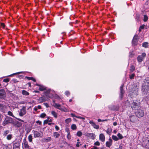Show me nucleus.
Returning a JSON list of instances; mask_svg holds the SVG:
<instances>
[{"mask_svg":"<svg viewBox=\"0 0 149 149\" xmlns=\"http://www.w3.org/2000/svg\"><path fill=\"white\" fill-rule=\"evenodd\" d=\"M13 122V121L11 118L8 116H6L3 123L2 125L3 126H5L9 123H12Z\"/></svg>","mask_w":149,"mask_h":149,"instance_id":"obj_1","label":"nucleus"},{"mask_svg":"<svg viewBox=\"0 0 149 149\" xmlns=\"http://www.w3.org/2000/svg\"><path fill=\"white\" fill-rule=\"evenodd\" d=\"M142 92L144 95H146L149 93V87L148 85H143L141 88Z\"/></svg>","mask_w":149,"mask_h":149,"instance_id":"obj_2","label":"nucleus"},{"mask_svg":"<svg viewBox=\"0 0 149 149\" xmlns=\"http://www.w3.org/2000/svg\"><path fill=\"white\" fill-rule=\"evenodd\" d=\"M53 106L54 107L62 111L67 112L68 111V109L64 107H61V105L59 104L54 103V104L53 105Z\"/></svg>","mask_w":149,"mask_h":149,"instance_id":"obj_3","label":"nucleus"},{"mask_svg":"<svg viewBox=\"0 0 149 149\" xmlns=\"http://www.w3.org/2000/svg\"><path fill=\"white\" fill-rule=\"evenodd\" d=\"M6 97V93L3 89H0V99L2 100L5 99Z\"/></svg>","mask_w":149,"mask_h":149,"instance_id":"obj_4","label":"nucleus"},{"mask_svg":"<svg viewBox=\"0 0 149 149\" xmlns=\"http://www.w3.org/2000/svg\"><path fill=\"white\" fill-rule=\"evenodd\" d=\"M135 114L138 118H140L143 116L144 113L142 110L139 109L135 112Z\"/></svg>","mask_w":149,"mask_h":149,"instance_id":"obj_5","label":"nucleus"},{"mask_svg":"<svg viewBox=\"0 0 149 149\" xmlns=\"http://www.w3.org/2000/svg\"><path fill=\"white\" fill-rule=\"evenodd\" d=\"M22 145L23 148H24L25 149H29L30 147L25 139L23 140Z\"/></svg>","mask_w":149,"mask_h":149,"instance_id":"obj_6","label":"nucleus"},{"mask_svg":"<svg viewBox=\"0 0 149 149\" xmlns=\"http://www.w3.org/2000/svg\"><path fill=\"white\" fill-rule=\"evenodd\" d=\"M124 86V85H122L120 87V98L121 100H122L124 96V95L125 93V92L124 90L123 89V87Z\"/></svg>","mask_w":149,"mask_h":149,"instance_id":"obj_7","label":"nucleus"},{"mask_svg":"<svg viewBox=\"0 0 149 149\" xmlns=\"http://www.w3.org/2000/svg\"><path fill=\"white\" fill-rule=\"evenodd\" d=\"M26 108L25 107H23L22 108L20 109L19 115L21 116H22L26 113Z\"/></svg>","mask_w":149,"mask_h":149,"instance_id":"obj_8","label":"nucleus"},{"mask_svg":"<svg viewBox=\"0 0 149 149\" xmlns=\"http://www.w3.org/2000/svg\"><path fill=\"white\" fill-rule=\"evenodd\" d=\"M13 146V149H19L20 143L19 141H15Z\"/></svg>","mask_w":149,"mask_h":149,"instance_id":"obj_9","label":"nucleus"},{"mask_svg":"<svg viewBox=\"0 0 149 149\" xmlns=\"http://www.w3.org/2000/svg\"><path fill=\"white\" fill-rule=\"evenodd\" d=\"M49 98H47L44 95L39 98L38 100L39 103H41L44 102H45L48 100Z\"/></svg>","mask_w":149,"mask_h":149,"instance_id":"obj_10","label":"nucleus"},{"mask_svg":"<svg viewBox=\"0 0 149 149\" xmlns=\"http://www.w3.org/2000/svg\"><path fill=\"white\" fill-rule=\"evenodd\" d=\"M131 106L133 109H136L139 107V104L133 102L131 104Z\"/></svg>","mask_w":149,"mask_h":149,"instance_id":"obj_11","label":"nucleus"},{"mask_svg":"<svg viewBox=\"0 0 149 149\" xmlns=\"http://www.w3.org/2000/svg\"><path fill=\"white\" fill-rule=\"evenodd\" d=\"M138 36L137 35H135L132 40V43L133 45H136L138 41Z\"/></svg>","mask_w":149,"mask_h":149,"instance_id":"obj_12","label":"nucleus"},{"mask_svg":"<svg viewBox=\"0 0 149 149\" xmlns=\"http://www.w3.org/2000/svg\"><path fill=\"white\" fill-rule=\"evenodd\" d=\"M52 90L50 89H49L44 92V95L47 98H50L51 97H52V96H50L49 95V93Z\"/></svg>","mask_w":149,"mask_h":149,"instance_id":"obj_13","label":"nucleus"},{"mask_svg":"<svg viewBox=\"0 0 149 149\" xmlns=\"http://www.w3.org/2000/svg\"><path fill=\"white\" fill-rule=\"evenodd\" d=\"M85 135L88 137H91L93 139H94L95 138V134L93 133H86L85 134Z\"/></svg>","mask_w":149,"mask_h":149,"instance_id":"obj_14","label":"nucleus"},{"mask_svg":"<svg viewBox=\"0 0 149 149\" xmlns=\"http://www.w3.org/2000/svg\"><path fill=\"white\" fill-rule=\"evenodd\" d=\"M6 107L5 105L0 103V111L3 113H5V109Z\"/></svg>","mask_w":149,"mask_h":149,"instance_id":"obj_15","label":"nucleus"},{"mask_svg":"<svg viewBox=\"0 0 149 149\" xmlns=\"http://www.w3.org/2000/svg\"><path fill=\"white\" fill-rule=\"evenodd\" d=\"M112 140L111 139L109 138V141L106 142V145L107 147H110L112 145Z\"/></svg>","mask_w":149,"mask_h":149,"instance_id":"obj_16","label":"nucleus"},{"mask_svg":"<svg viewBox=\"0 0 149 149\" xmlns=\"http://www.w3.org/2000/svg\"><path fill=\"white\" fill-rule=\"evenodd\" d=\"M34 134V138H36L39 137L40 136V134L39 132L37 131L33 130L32 131Z\"/></svg>","mask_w":149,"mask_h":149,"instance_id":"obj_17","label":"nucleus"},{"mask_svg":"<svg viewBox=\"0 0 149 149\" xmlns=\"http://www.w3.org/2000/svg\"><path fill=\"white\" fill-rule=\"evenodd\" d=\"M99 139L102 142H104L105 141V137L103 134H100Z\"/></svg>","mask_w":149,"mask_h":149,"instance_id":"obj_18","label":"nucleus"},{"mask_svg":"<svg viewBox=\"0 0 149 149\" xmlns=\"http://www.w3.org/2000/svg\"><path fill=\"white\" fill-rule=\"evenodd\" d=\"M138 91V88H137V86H134L132 89V93H134L135 95H137Z\"/></svg>","mask_w":149,"mask_h":149,"instance_id":"obj_19","label":"nucleus"},{"mask_svg":"<svg viewBox=\"0 0 149 149\" xmlns=\"http://www.w3.org/2000/svg\"><path fill=\"white\" fill-rule=\"evenodd\" d=\"M51 140V137H49L44 138L43 139V141L45 142H47L50 141Z\"/></svg>","mask_w":149,"mask_h":149,"instance_id":"obj_20","label":"nucleus"},{"mask_svg":"<svg viewBox=\"0 0 149 149\" xmlns=\"http://www.w3.org/2000/svg\"><path fill=\"white\" fill-rule=\"evenodd\" d=\"M148 43L147 42H145L142 44V47L146 48H148Z\"/></svg>","mask_w":149,"mask_h":149,"instance_id":"obj_21","label":"nucleus"},{"mask_svg":"<svg viewBox=\"0 0 149 149\" xmlns=\"http://www.w3.org/2000/svg\"><path fill=\"white\" fill-rule=\"evenodd\" d=\"M53 135L56 138H58L60 136V134H59L57 132H54Z\"/></svg>","mask_w":149,"mask_h":149,"instance_id":"obj_22","label":"nucleus"},{"mask_svg":"<svg viewBox=\"0 0 149 149\" xmlns=\"http://www.w3.org/2000/svg\"><path fill=\"white\" fill-rule=\"evenodd\" d=\"M143 59L144 58H143L140 55L137 58V60L139 62H141L143 60Z\"/></svg>","mask_w":149,"mask_h":149,"instance_id":"obj_23","label":"nucleus"},{"mask_svg":"<svg viewBox=\"0 0 149 149\" xmlns=\"http://www.w3.org/2000/svg\"><path fill=\"white\" fill-rule=\"evenodd\" d=\"M39 89L41 91H42L46 89V87L43 86L41 85L39 87Z\"/></svg>","mask_w":149,"mask_h":149,"instance_id":"obj_24","label":"nucleus"},{"mask_svg":"<svg viewBox=\"0 0 149 149\" xmlns=\"http://www.w3.org/2000/svg\"><path fill=\"white\" fill-rule=\"evenodd\" d=\"M22 93L23 95H28L29 94V92L25 90H23L22 91Z\"/></svg>","mask_w":149,"mask_h":149,"instance_id":"obj_25","label":"nucleus"},{"mask_svg":"<svg viewBox=\"0 0 149 149\" xmlns=\"http://www.w3.org/2000/svg\"><path fill=\"white\" fill-rule=\"evenodd\" d=\"M51 114L55 118H57V113L54 111H52L51 112Z\"/></svg>","mask_w":149,"mask_h":149,"instance_id":"obj_26","label":"nucleus"},{"mask_svg":"<svg viewBox=\"0 0 149 149\" xmlns=\"http://www.w3.org/2000/svg\"><path fill=\"white\" fill-rule=\"evenodd\" d=\"M77 128V127L75 124H72L71 126V128L73 130H76Z\"/></svg>","mask_w":149,"mask_h":149,"instance_id":"obj_27","label":"nucleus"},{"mask_svg":"<svg viewBox=\"0 0 149 149\" xmlns=\"http://www.w3.org/2000/svg\"><path fill=\"white\" fill-rule=\"evenodd\" d=\"M32 136L30 134L29 135V136H28V139L29 141L31 142L32 141Z\"/></svg>","mask_w":149,"mask_h":149,"instance_id":"obj_28","label":"nucleus"},{"mask_svg":"<svg viewBox=\"0 0 149 149\" xmlns=\"http://www.w3.org/2000/svg\"><path fill=\"white\" fill-rule=\"evenodd\" d=\"M148 19V16L146 15H143V21L144 22H146Z\"/></svg>","mask_w":149,"mask_h":149,"instance_id":"obj_29","label":"nucleus"},{"mask_svg":"<svg viewBox=\"0 0 149 149\" xmlns=\"http://www.w3.org/2000/svg\"><path fill=\"white\" fill-rule=\"evenodd\" d=\"M112 138L115 141H117L119 140V138L115 135H113L112 136Z\"/></svg>","mask_w":149,"mask_h":149,"instance_id":"obj_30","label":"nucleus"},{"mask_svg":"<svg viewBox=\"0 0 149 149\" xmlns=\"http://www.w3.org/2000/svg\"><path fill=\"white\" fill-rule=\"evenodd\" d=\"M77 136L80 137L82 135V132L80 131H78L77 133Z\"/></svg>","mask_w":149,"mask_h":149,"instance_id":"obj_31","label":"nucleus"},{"mask_svg":"<svg viewBox=\"0 0 149 149\" xmlns=\"http://www.w3.org/2000/svg\"><path fill=\"white\" fill-rule=\"evenodd\" d=\"M135 117L134 116H132L130 117V121L132 122H134L135 121V120H133V119L135 118Z\"/></svg>","mask_w":149,"mask_h":149,"instance_id":"obj_32","label":"nucleus"},{"mask_svg":"<svg viewBox=\"0 0 149 149\" xmlns=\"http://www.w3.org/2000/svg\"><path fill=\"white\" fill-rule=\"evenodd\" d=\"M135 70V68L134 66L133 65H131L130 67V71L132 72H133Z\"/></svg>","mask_w":149,"mask_h":149,"instance_id":"obj_33","label":"nucleus"},{"mask_svg":"<svg viewBox=\"0 0 149 149\" xmlns=\"http://www.w3.org/2000/svg\"><path fill=\"white\" fill-rule=\"evenodd\" d=\"M89 123L93 127L96 124H95V123L93 121H90L89 122Z\"/></svg>","mask_w":149,"mask_h":149,"instance_id":"obj_34","label":"nucleus"},{"mask_svg":"<svg viewBox=\"0 0 149 149\" xmlns=\"http://www.w3.org/2000/svg\"><path fill=\"white\" fill-rule=\"evenodd\" d=\"M8 115L11 116L13 117H15V116L13 114L12 112L8 111Z\"/></svg>","mask_w":149,"mask_h":149,"instance_id":"obj_35","label":"nucleus"},{"mask_svg":"<svg viewBox=\"0 0 149 149\" xmlns=\"http://www.w3.org/2000/svg\"><path fill=\"white\" fill-rule=\"evenodd\" d=\"M135 74H132L131 75H129L130 79H133L134 78V77L135 76Z\"/></svg>","mask_w":149,"mask_h":149,"instance_id":"obj_36","label":"nucleus"},{"mask_svg":"<svg viewBox=\"0 0 149 149\" xmlns=\"http://www.w3.org/2000/svg\"><path fill=\"white\" fill-rule=\"evenodd\" d=\"M117 136H118V138L120 139H122L123 138L122 135L120 133H118L117 134Z\"/></svg>","mask_w":149,"mask_h":149,"instance_id":"obj_37","label":"nucleus"},{"mask_svg":"<svg viewBox=\"0 0 149 149\" xmlns=\"http://www.w3.org/2000/svg\"><path fill=\"white\" fill-rule=\"evenodd\" d=\"M71 119L70 118H68L65 120V123H68L71 122Z\"/></svg>","mask_w":149,"mask_h":149,"instance_id":"obj_38","label":"nucleus"},{"mask_svg":"<svg viewBox=\"0 0 149 149\" xmlns=\"http://www.w3.org/2000/svg\"><path fill=\"white\" fill-rule=\"evenodd\" d=\"M12 135L11 134H9L7 136V139L8 140H10L12 138Z\"/></svg>","mask_w":149,"mask_h":149,"instance_id":"obj_39","label":"nucleus"},{"mask_svg":"<svg viewBox=\"0 0 149 149\" xmlns=\"http://www.w3.org/2000/svg\"><path fill=\"white\" fill-rule=\"evenodd\" d=\"M46 116V114L45 113H41L40 117L42 118H44Z\"/></svg>","mask_w":149,"mask_h":149,"instance_id":"obj_40","label":"nucleus"},{"mask_svg":"<svg viewBox=\"0 0 149 149\" xmlns=\"http://www.w3.org/2000/svg\"><path fill=\"white\" fill-rule=\"evenodd\" d=\"M9 133V131L8 130L6 131H5L4 132L3 135L4 136H6V135L8 134Z\"/></svg>","mask_w":149,"mask_h":149,"instance_id":"obj_41","label":"nucleus"},{"mask_svg":"<svg viewBox=\"0 0 149 149\" xmlns=\"http://www.w3.org/2000/svg\"><path fill=\"white\" fill-rule=\"evenodd\" d=\"M94 145L95 146H99L100 145V143L99 141H97L94 143Z\"/></svg>","mask_w":149,"mask_h":149,"instance_id":"obj_42","label":"nucleus"},{"mask_svg":"<svg viewBox=\"0 0 149 149\" xmlns=\"http://www.w3.org/2000/svg\"><path fill=\"white\" fill-rule=\"evenodd\" d=\"M65 95L68 96L70 95V93L69 91H66L65 92Z\"/></svg>","mask_w":149,"mask_h":149,"instance_id":"obj_43","label":"nucleus"},{"mask_svg":"<svg viewBox=\"0 0 149 149\" xmlns=\"http://www.w3.org/2000/svg\"><path fill=\"white\" fill-rule=\"evenodd\" d=\"M67 139L69 140L70 139H71V136L70 133L68 134L67 135Z\"/></svg>","mask_w":149,"mask_h":149,"instance_id":"obj_44","label":"nucleus"},{"mask_svg":"<svg viewBox=\"0 0 149 149\" xmlns=\"http://www.w3.org/2000/svg\"><path fill=\"white\" fill-rule=\"evenodd\" d=\"M140 56L141 57H142L143 58H144V57L146 56V54L145 53H142V54Z\"/></svg>","mask_w":149,"mask_h":149,"instance_id":"obj_45","label":"nucleus"},{"mask_svg":"<svg viewBox=\"0 0 149 149\" xmlns=\"http://www.w3.org/2000/svg\"><path fill=\"white\" fill-rule=\"evenodd\" d=\"M9 80L8 79H5L3 80V81L7 83L9 81Z\"/></svg>","mask_w":149,"mask_h":149,"instance_id":"obj_46","label":"nucleus"},{"mask_svg":"<svg viewBox=\"0 0 149 149\" xmlns=\"http://www.w3.org/2000/svg\"><path fill=\"white\" fill-rule=\"evenodd\" d=\"M107 121V120H101L100 119H98L97 120V121L98 122H104V121Z\"/></svg>","mask_w":149,"mask_h":149,"instance_id":"obj_47","label":"nucleus"},{"mask_svg":"<svg viewBox=\"0 0 149 149\" xmlns=\"http://www.w3.org/2000/svg\"><path fill=\"white\" fill-rule=\"evenodd\" d=\"M93 128L95 129H98L99 128V126L98 125L95 124L94 126L93 127Z\"/></svg>","mask_w":149,"mask_h":149,"instance_id":"obj_48","label":"nucleus"},{"mask_svg":"<svg viewBox=\"0 0 149 149\" xmlns=\"http://www.w3.org/2000/svg\"><path fill=\"white\" fill-rule=\"evenodd\" d=\"M49 117H48V119L47 120H45L44 121V124L47 123L48 122V119H49Z\"/></svg>","mask_w":149,"mask_h":149,"instance_id":"obj_49","label":"nucleus"},{"mask_svg":"<svg viewBox=\"0 0 149 149\" xmlns=\"http://www.w3.org/2000/svg\"><path fill=\"white\" fill-rule=\"evenodd\" d=\"M76 118H79V119H82V120H84L85 119L84 118V117H81V116H78L77 117H76Z\"/></svg>","mask_w":149,"mask_h":149,"instance_id":"obj_50","label":"nucleus"},{"mask_svg":"<svg viewBox=\"0 0 149 149\" xmlns=\"http://www.w3.org/2000/svg\"><path fill=\"white\" fill-rule=\"evenodd\" d=\"M43 104L44 105L46 106V107L47 108H48L49 107V106L48 104L47 103H45Z\"/></svg>","mask_w":149,"mask_h":149,"instance_id":"obj_51","label":"nucleus"},{"mask_svg":"<svg viewBox=\"0 0 149 149\" xmlns=\"http://www.w3.org/2000/svg\"><path fill=\"white\" fill-rule=\"evenodd\" d=\"M148 139L145 142L146 143L149 144V138H148Z\"/></svg>","mask_w":149,"mask_h":149,"instance_id":"obj_52","label":"nucleus"},{"mask_svg":"<svg viewBox=\"0 0 149 149\" xmlns=\"http://www.w3.org/2000/svg\"><path fill=\"white\" fill-rule=\"evenodd\" d=\"M145 27V25L143 24L141 26H140V28L141 29H143L144 28V27Z\"/></svg>","mask_w":149,"mask_h":149,"instance_id":"obj_53","label":"nucleus"},{"mask_svg":"<svg viewBox=\"0 0 149 149\" xmlns=\"http://www.w3.org/2000/svg\"><path fill=\"white\" fill-rule=\"evenodd\" d=\"M36 123H38L39 125H41L42 124V122L41 121H39V120H37L36 121Z\"/></svg>","mask_w":149,"mask_h":149,"instance_id":"obj_54","label":"nucleus"},{"mask_svg":"<svg viewBox=\"0 0 149 149\" xmlns=\"http://www.w3.org/2000/svg\"><path fill=\"white\" fill-rule=\"evenodd\" d=\"M65 131L68 133V134L70 133V131L69 129H65Z\"/></svg>","mask_w":149,"mask_h":149,"instance_id":"obj_55","label":"nucleus"},{"mask_svg":"<svg viewBox=\"0 0 149 149\" xmlns=\"http://www.w3.org/2000/svg\"><path fill=\"white\" fill-rule=\"evenodd\" d=\"M55 128L56 129V130H57V131H58V130H59V127L57 125H56L55 126Z\"/></svg>","mask_w":149,"mask_h":149,"instance_id":"obj_56","label":"nucleus"},{"mask_svg":"<svg viewBox=\"0 0 149 149\" xmlns=\"http://www.w3.org/2000/svg\"><path fill=\"white\" fill-rule=\"evenodd\" d=\"M1 26L2 27H3V28H4L5 26V24L4 23H1Z\"/></svg>","mask_w":149,"mask_h":149,"instance_id":"obj_57","label":"nucleus"},{"mask_svg":"<svg viewBox=\"0 0 149 149\" xmlns=\"http://www.w3.org/2000/svg\"><path fill=\"white\" fill-rule=\"evenodd\" d=\"M79 143H80L79 142H77V143L76 145V146H77V147H78L79 146H80Z\"/></svg>","mask_w":149,"mask_h":149,"instance_id":"obj_58","label":"nucleus"},{"mask_svg":"<svg viewBox=\"0 0 149 149\" xmlns=\"http://www.w3.org/2000/svg\"><path fill=\"white\" fill-rule=\"evenodd\" d=\"M25 77L26 78L29 80H31L32 79V77Z\"/></svg>","mask_w":149,"mask_h":149,"instance_id":"obj_59","label":"nucleus"},{"mask_svg":"<svg viewBox=\"0 0 149 149\" xmlns=\"http://www.w3.org/2000/svg\"><path fill=\"white\" fill-rule=\"evenodd\" d=\"M71 115L73 117H77L73 113H71Z\"/></svg>","mask_w":149,"mask_h":149,"instance_id":"obj_60","label":"nucleus"},{"mask_svg":"<svg viewBox=\"0 0 149 149\" xmlns=\"http://www.w3.org/2000/svg\"><path fill=\"white\" fill-rule=\"evenodd\" d=\"M146 131L147 133H149V127L147 128L146 130Z\"/></svg>","mask_w":149,"mask_h":149,"instance_id":"obj_61","label":"nucleus"},{"mask_svg":"<svg viewBox=\"0 0 149 149\" xmlns=\"http://www.w3.org/2000/svg\"><path fill=\"white\" fill-rule=\"evenodd\" d=\"M34 110L35 111H36L38 110V108L37 107H35L34 108Z\"/></svg>","mask_w":149,"mask_h":149,"instance_id":"obj_62","label":"nucleus"},{"mask_svg":"<svg viewBox=\"0 0 149 149\" xmlns=\"http://www.w3.org/2000/svg\"><path fill=\"white\" fill-rule=\"evenodd\" d=\"M37 107L38 108V109H40L41 108V107L40 105H38V107Z\"/></svg>","mask_w":149,"mask_h":149,"instance_id":"obj_63","label":"nucleus"},{"mask_svg":"<svg viewBox=\"0 0 149 149\" xmlns=\"http://www.w3.org/2000/svg\"><path fill=\"white\" fill-rule=\"evenodd\" d=\"M117 125V123L116 122H114L113 123V125L115 126H116Z\"/></svg>","mask_w":149,"mask_h":149,"instance_id":"obj_64","label":"nucleus"}]
</instances>
